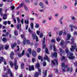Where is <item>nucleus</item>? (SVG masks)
<instances>
[{
	"label": "nucleus",
	"instance_id": "f257e3e1",
	"mask_svg": "<svg viewBox=\"0 0 77 77\" xmlns=\"http://www.w3.org/2000/svg\"><path fill=\"white\" fill-rule=\"evenodd\" d=\"M66 52L67 54V57L69 58V59H73L75 57L72 56H73V54H71V53L69 52L68 48H66Z\"/></svg>",
	"mask_w": 77,
	"mask_h": 77
},
{
	"label": "nucleus",
	"instance_id": "f03ea898",
	"mask_svg": "<svg viewBox=\"0 0 77 77\" xmlns=\"http://www.w3.org/2000/svg\"><path fill=\"white\" fill-rule=\"evenodd\" d=\"M61 66L62 67V71L63 72H66V71H69L70 69L69 67L65 66L64 63H62L61 64Z\"/></svg>",
	"mask_w": 77,
	"mask_h": 77
},
{
	"label": "nucleus",
	"instance_id": "7ed1b4c3",
	"mask_svg": "<svg viewBox=\"0 0 77 77\" xmlns=\"http://www.w3.org/2000/svg\"><path fill=\"white\" fill-rule=\"evenodd\" d=\"M74 39L72 38V43H71V44L72 45V48H70V51H74V50L76 48V45L75 43L74 42Z\"/></svg>",
	"mask_w": 77,
	"mask_h": 77
},
{
	"label": "nucleus",
	"instance_id": "20e7f679",
	"mask_svg": "<svg viewBox=\"0 0 77 77\" xmlns=\"http://www.w3.org/2000/svg\"><path fill=\"white\" fill-rule=\"evenodd\" d=\"M16 19H17L18 24H19L17 25V29H18V30H19V29H20V30H21V23H20V22H21L20 19L18 17L16 18Z\"/></svg>",
	"mask_w": 77,
	"mask_h": 77
},
{
	"label": "nucleus",
	"instance_id": "39448f33",
	"mask_svg": "<svg viewBox=\"0 0 77 77\" xmlns=\"http://www.w3.org/2000/svg\"><path fill=\"white\" fill-rule=\"evenodd\" d=\"M39 5L40 6L41 8H42V9H42L39 10L40 12H42V11H44V10L46 9V7L44 6V3H43V2H40L39 3Z\"/></svg>",
	"mask_w": 77,
	"mask_h": 77
},
{
	"label": "nucleus",
	"instance_id": "423d86ee",
	"mask_svg": "<svg viewBox=\"0 0 77 77\" xmlns=\"http://www.w3.org/2000/svg\"><path fill=\"white\" fill-rule=\"evenodd\" d=\"M71 37V34H67V38L66 40V42L67 44H68V43H69L70 42L69 41V39H70V38Z\"/></svg>",
	"mask_w": 77,
	"mask_h": 77
},
{
	"label": "nucleus",
	"instance_id": "0eeeda50",
	"mask_svg": "<svg viewBox=\"0 0 77 77\" xmlns=\"http://www.w3.org/2000/svg\"><path fill=\"white\" fill-rule=\"evenodd\" d=\"M21 37L22 38H23V41L22 42V43L23 45H26V39L25 38V35H21Z\"/></svg>",
	"mask_w": 77,
	"mask_h": 77
},
{
	"label": "nucleus",
	"instance_id": "6e6552de",
	"mask_svg": "<svg viewBox=\"0 0 77 77\" xmlns=\"http://www.w3.org/2000/svg\"><path fill=\"white\" fill-rule=\"evenodd\" d=\"M15 62L14 63V69H18V66L17 65V59H15Z\"/></svg>",
	"mask_w": 77,
	"mask_h": 77
},
{
	"label": "nucleus",
	"instance_id": "1a4fd4ad",
	"mask_svg": "<svg viewBox=\"0 0 77 77\" xmlns=\"http://www.w3.org/2000/svg\"><path fill=\"white\" fill-rule=\"evenodd\" d=\"M51 64L52 65H57L58 64V62H57V60H53L52 61Z\"/></svg>",
	"mask_w": 77,
	"mask_h": 77
},
{
	"label": "nucleus",
	"instance_id": "9d476101",
	"mask_svg": "<svg viewBox=\"0 0 77 77\" xmlns=\"http://www.w3.org/2000/svg\"><path fill=\"white\" fill-rule=\"evenodd\" d=\"M32 36L33 39H36V41L37 42H38V41H39L38 39V36H36V35L35 34H32Z\"/></svg>",
	"mask_w": 77,
	"mask_h": 77
},
{
	"label": "nucleus",
	"instance_id": "9b49d317",
	"mask_svg": "<svg viewBox=\"0 0 77 77\" xmlns=\"http://www.w3.org/2000/svg\"><path fill=\"white\" fill-rule=\"evenodd\" d=\"M43 41H42L43 48H46V44H45V37H44Z\"/></svg>",
	"mask_w": 77,
	"mask_h": 77
},
{
	"label": "nucleus",
	"instance_id": "f8f14e48",
	"mask_svg": "<svg viewBox=\"0 0 77 77\" xmlns=\"http://www.w3.org/2000/svg\"><path fill=\"white\" fill-rule=\"evenodd\" d=\"M2 60H3L5 65H6V64H7L6 62L5 61V59H3V57H0V64L1 63V62H2Z\"/></svg>",
	"mask_w": 77,
	"mask_h": 77
},
{
	"label": "nucleus",
	"instance_id": "ddd939ff",
	"mask_svg": "<svg viewBox=\"0 0 77 77\" xmlns=\"http://www.w3.org/2000/svg\"><path fill=\"white\" fill-rule=\"evenodd\" d=\"M69 26L71 28L70 29V30L72 32V31H73V28H72L73 27L74 28V29H77V27L75 26H74L72 25H69Z\"/></svg>",
	"mask_w": 77,
	"mask_h": 77
},
{
	"label": "nucleus",
	"instance_id": "4468645a",
	"mask_svg": "<svg viewBox=\"0 0 77 77\" xmlns=\"http://www.w3.org/2000/svg\"><path fill=\"white\" fill-rule=\"evenodd\" d=\"M24 52H25V50H23L22 52V54H18L17 55L19 57H20L24 55Z\"/></svg>",
	"mask_w": 77,
	"mask_h": 77
},
{
	"label": "nucleus",
	"instance_id": "2eb2a0df",
	"mask_svg": "<svg viewBox=\"0 0 77 77\" xmlns=\"http://www.w3.org/2000/svg\"><path fill=\"white\" fill-rule=\"evenodd\" d=\"M8 72L10 73L11 77H14V74L13 73H12V72H11V70H10V69H8Z\"/></svg>",
	"mask_w": 77,
	"mask_h": 77
},
{
	"label": "nucleus",
	"instance_id": "dca6fc26",
	"mask_svg": "<svg viewBox=\"0 0 77 77\" xmlns=\"http://www.w3.org/2000/svg\"><path fill=\"white\" fill-rule=\"evenodd\" d=\"M44 59L45 60H47L48 62H50V59H49L48 56H47V55H45V56L44 57Z\"/></svg>",
	"mask_w": 77,
	"mask_h": 77
},
{
	"label": "nucleus",
	"instance_id": "f3484780",
	"mask_svg": "<svg viewBox=\"0 0 77 77\" xmlns=\"http://www.w3.org/2000/svg\"><path fill=\"white\" fill-rule=\"evenodd\" d=\"M58 53H61L60 55L62 56V55L63 54V51L61 48H60L58 51Z\"/></svg>",
	"mask_w": 77,
	"mask_h": 77
},
{
	"label": "nucleus",
	"instance_id": "a211bd4d",
	"mask_svg": "<svg viewBox=\"0 0 77 77\" xmlns=\"http://www.w3.org/2000/svg\"><path fill=\"white\" fill-rule=\"evenodd\" d=\"M29 70L30 71H31L32 70L33 71V70H34V67L33 66H29Z\"/></svg>",
	"mask_w": 77,
	"mask_h": 77
},
{
	"label": "nucleus",
	"instance_id": "6ab92c4d",
	"mask_svg": "<svg viewBox=\"0 0 77 77\" xmlns=\"http://www.w3.org/2000/svg\"><path fill=\"white\" fill-rule=\"evenodd\" d=\"M11 48H12V49H14V47H15V46H16V45H17V44H16L15 43H14V44H11Z\"/></svg>",
	"mask_w": 77,
	"mask_h": 77
},
{
	"label": "nucleus",
	"instance_id": "aec40b11",
	"mask_svg": "<svg viewBox=\"0 0 77 77\" xmlns=\"http://www.w3.org/2000/svg\"><path fill=\"white\" fill-rule=\"evenodd\" d=\"M24 23L26 24H29V19H27V20H25L24 21Z\"/></svg>",
	"mask_w": 77,
	"mask_h": 77
},
{
	"label": "nucleus",
	"instance_id": "412c9836",
	"mask_svg": "<svg viewBox=\"0 0 77 77\" xmlns=\"http://www.w3.org/2000/svg\"><path fill=\"white\" fill-rule=\"evenodd\" d=\"M64 44H65V42L64 41L62 40L61 41V42L60 44V45L61 46H62Z\"/></svg>",
	"mask_w": 77,
	"mask_h": 77
},
{
	"label": "nucleus",
	"instance_id": "4be33fe9",
	"mask_svg": "<svg viewBox=\"0 0 77 77\" xmlns=\"http://www.w3.org/2000/svg\"><path fill=\"white\" fill-rule=\"evenodd\" d=\"M9 63L11 67H13L14 66V64L13 63L12 61H10Z\"/></svg>",
	"mask_w": 77,
	"mask_h": 77
},
{
	"label": "nucleus",
	"instance_id": "5701e85b",
	"mask_svg": "<svg viewBox=\"0 0 77 77\" xmlns=\"http://www.w3.org/2000/svg\"><path fill=\"white\" fill-rule=\"evenodd\" d=\"M32 55L34 57H35V56H36V51H32Z\"/></svg>",
	"mask_w": 77,
	"mask_h": 77
},
{
	"label": "nucleus",
	"instance_id": "b1692460",
	"mask_svg": "<svg viewBox=\"0 0 77 77\" xmlns=\"http://www.w3.org/2000/svg\"><path fill=\"white\" fill-rule=\"evenodd\" d=\"M57 56V54L56 52H55L54 53V54H52V57L54 56L55 57H56Z\"/></svg>",
	"mask_w": 77,
	"mask_h": 77
},
{
	"label": "nucleus",
	"instance_id": "393cba45",
	"mask_svg": "<svg viewBox=\"0 0 77 77\" xmlns=\"http://www.w3.org/2000/svg\"><path fill=\"white\" fill-rule=\"evenodd\" d=\"M33 23H30V26H31V29L33 30V26H34Z\"/></svg>",
	"mask_w": 77,
	"mask_h": 77
},
{
	"label": "nucleus",
	"instance_id": "a878e982",
	"mask_svg": "<svg viewBox=\"0 0 77 77\" xmlns=\"http://www.w3.org/2000/svg\"><path fill=\"white\" fill-rule=\"evenodd\" d=\"M35 28H37V29L39 27V25L38 23H36L35 25Z\"/></svg>",
	"mask_w": 77,
	"mask_h": 77
},
{
	"label": "nucleus",
	"instance_id": "bb28decb",
	"mask_svg": "<svg viewBox=\"0 0 77 77\" xmlns=\"http://www.w3.org/2000/svg\"><path fill=\"white\" fill-rule=\"evenodd\" d=\"M24 8L25 11H29V9L28 8H27V7L26 6L24 5Z\"/></svg>",
	"mask_w": 77,
	"mask_h": 77
},
{
	"label": "nucleus",
	"instance_id": "cd10ccee",
	"mask_svg": "<svg viewBox=\"0 0 77 77\" xmlns=\"http://www.w3.org/2000/svg\"><path fill=\"white\" fill-rule=\"evenodd\" d=\"M38 58L39 59V60H41V59L42 62V61H43V60L42 59V57L41 56L38 55Z\"/></svg>",
	"mask_w": 77,
	"mask_h": 77
},
{
	"label": "nucleus",
	"instance_id": "c85d7f7f",
	"mask_svg": "<svg viewBox=\"0 0 77 77\" xmlns=\"http://www.w3.org/2000/svg\"><path fill=\"white\" fill-rule=\"evenodd\" d=\"M43 33L42 32H40V36L39 37L40 38H42V37H43Z\"/></svg>",
	"mask_w": 77,
	"mask_h": 77
},
{
	"label": "nucleus",
	"instance_id": "c756f323",
	"mask_svg": "<svg viewBox=\"0 0 77 77\" xmlns=\"http://www.w3.org/2000/svg\"><path fill=\"white\" fill-rule=\"evenodd\" d=\"M9 45H7L5 46V50H8V49L9 48Z\"/></svg>",
	"mask_w": 77,
	"mask_h": 77
},
{
	"label": "nucleus",
	"instance_id": "7c9ffc66",
	"mask_svg": "<svg viewBox=\"0 0 77 77\" xmlns=\"http://www.w3.org/2000/svg\"><path fill=\"white\" fill-rule=\"evenodd\" d=\"M14 34L16 36H17V35H18V31L16 30H14Z\"/></svg>",
	"mask_w": 77,
	"mask_h": 77
},
{
	"label": "nucleus",
	"instance_id": "2f4dec72",
	"mask_svg": "<svg viewBox=\"0 0 77 77\" xmlns=\"http://www.w3.org/2000/svg\"><path fill=\"white\" fill-rule=\"evenodd\" d=\"M63 8L64 9H66L68 8V7L66 5H64L63 6Z\"/></svg>",
	"mask_w": 77,
	"mask_h": 77
},
{
	"label": "nucleus",
	"instance_id": "473e14b6",
	"mask_svg": "<svg viewBox=\"0 0 77 77\" xmlns=\"http://www.w3.org/2000/svg\"><path fill=\"white\" fill-rule=\"evenodd\" d=\"M4 47L3 45H0V50H3Z\"/></svg>",
	"mask_w": 77,
	"mask_h": 77
},
{
	"label": "nucleus",
	"instance_id": "72a5a7b5",
	"mask_svg": "<svg viewBox=\"0 0 77 77\" xmlns=\"http://www.w3.org/2000/svg\"><path fill=\"white\" fill-rule=\"evenodd\" d=\"M2 41L3 42H6L7 41V39L6 38H2Z\"/></svg>",
	"mask_w": 77,
	"mask_h": 77
},
{
	"label": "nucleus",
	"instance_id": "f704fd0d",
	"mask_svg": "<svg viewBox=\"0 0 77 77\" xmlns=\"http://www.w3.org/2000/svg\"><path fill=\"white\" fill-rule=\"evenodd\" d=\"M28 51L29 52L30 54H31V53H32V50L31 49H29L28 50Z\"/></svg>",
	"mask_w": 77,
	"mask_h": 77
},
{
	"label": "nucleus",
	"instance_id": "c9c22d12",
	"mask_svg": "<svg viewBox=\"0 0 77 77\" xmlns=\"http://www.w3.org/2000/svg\"><path fill=\"white\" fill-rule=\"evenodd\" d=\"M28 32L29 33H32L33 32V31L30 30V29L29 28L28 29Z\"/></svg>",
	"mask_w": 77,
	"mask_h": 77
},
{
	"label": "nucleus",
	"instance_id": "e433bc0d",
	"mask_svg": "<svg viewBox=\"0 0 77 77\" xmlns=\"http://www.w3.org/2000/svg\"><path fill=\"white\" fill-rule=\"evenodd\" d=\"M56 40L57 42H59L60 41V38L59 37H57L56 38Z\"/></svg>",
	"mask_w": 77,
	"mask_h": 77
},
{
	"label": "nucleus",
	"instance_id": "4c0bfd02",
	"mask_svg": "<svg viewBox=\"0 0 77 77\" xmlns=\"http://www.w3.org/2000/svg\"><path fill=\"white\" fill-rule=\"evenodd\" d=\"M45 52L47 54H49V52L48 51V49H47V48H46Z\"/></svg>",
	"mask_w": 77,
	"mask_h": 77
},
{
	"label": "nucleus",
	"instance_id": "58836bf2",
	"mask_svg": "<svg viewBox=\"0 0 77 77\" xmlns=\"http://www.w3.org/2000/svg\"><path fill=\"white\" fill-rule=\"evenodd\" d=\"M40 66V65H39V63H38L36 64V65L35 66V68H37L38 67H39Z\"/></svg>",
	"mask_w": 77,
	"mask_h": 77
},
{
	"label": "nucleus",
	"instance_id": "ea45409f",
	"mask_svg": "<svg viewBox=\"0 0 77 77\" xmlns=\"http://www.w3.org/2000/svg\"><path fill=\"white\" fill-rule=\"evenodd\" d=\"M51 41L53 43H55L56 42V40L54 39H52L51 40Z\"/></svg>",
	"mask_w": 77,
	"mask_h": 77
},
{
	"label": "nucleus",
	"instance_id": "a19ab883",
	"mask_svg": "<svg viewBox=\"0 0 77 77\" xmlns=\"http://www.w3.org/2000/svg\"><path fill=\"white\" fill-rule=\"evenodd\" d=\"M24 66V63H22L21 64V67L22 69H23V66Z\"/></svg>",
	"mask_w": 77,
	"mask_h": 77
},
{
	"label": "nucleus",
	"instance_id": "79ce46f5",
	"mask_svg": "<svg viewBox=\"0 0 77 77\" xmlns=\"http://www.w3.org/2000/svg\"><path fill=\"white\" fill-rule=\"evenodd\" d=\"M38 74H40L41 72V70L40 69H38Z\"/></svg>",
	"mask_w": 77,
	"mask_h": 77
},
{
	"label": "nucleus",
	"instance_id": "37998d69",
	"mask_svg": "<svg viewBox=\"0 0 77 77\" xmlns=\"http://www.w3.org/2000/svg\"><path fill=\"white\" fill-rule=\"evenodd\" d=\"M45 3L47 5H48V2L46 0H45Z\"/></svg>",
	"mask_w": 77,
	"mask_h": 77
},
{
	"label": "nucleus",
	"instance_id": "c03bdc74",
	"mask_svg": "<svg viewBox=\"0 0 77 77\" xmlns=\"http://www.w3.org/2000/svg\"><path fill=\"white\" fill-rule=\"evenodd\" d=\"M26 44H27L29 45L30 44V41L29 40H26Z\"/></svg>",
	"mask_w": 77,
	"mask_h": 77
},
{
	"label": "nucleus",
	"instance_id": "a18cd8bd",
	"mask_svg": "<svg viewBox=\"0 0 77 77\" xmlns=\"http://www.w3.org/2000/svg\"><path fill=\"white\" fill-rule=\"evenodd\" d=\"M52 47H53L52 45H51L49 46V49H50V50H52Z\"/></svg>",
	"mask_w": 77,
	"mask_h": 77
},
{
	"label": "nucleus",
	"instance_id": "49530a36",
	"mask_svg": "<svg viewBox=\"0 0 77 77\" xmlns=\"http://www.w3.org/2000/svg\"><path fill=\"white\" fill-rule=\"evenodd\" d=\"M35 77H38V72H36L35 75Z\"/></svg>",
	"mask_w": 77,
	"mask_h": 77
},
{
	"label": "nucleus",
	"instance_id": "de8ad7c7",
	"mask_svg": "<svg viewBox=\"0 0 77 77\" xmlns=\"http://www.w3.org/2000/svg\"><path fill=\"white\" fill-rule=\"evenodd\" d=\"M63 33V32L62 31H60L59 33V35H62V33Z\"/></svg>",
	"mask_w": 77,
	"mask_h": 77
},
{
	"label": "nucleus",
	"instance_id": "09e8293b",
	"mask_svg": "<svg viewBox=\"0 0 77 77\" xmlns=\"http://www.w3.org/2000/svg\"><path fill=\"white\" fill-rule=\"evenodd\" d=\"M21 22L22 24H24V20H23V19H22L21 20Z\"/></svg>",
	"mask_w": 77,
	"mask_h": 77
},
{
	"label": "nucleus",
	"instance_id": "8fccbe9b",
	"mask_svg": "<svg viewBox=\"0 0 77 77\" xmlns=\"http://www.w3.org/2000/svg\"><path fill=\"white\" fill-rule=\"evenodd\" d=\"M40 33V31H39L37 30L36 31V33L38 35V36L39 35V33Z\"/></svg>",
	"mask_w": 77,
	"mask_h": 77
},
{
	"label": "nucleus",
	"instance_id": "3c124183",
	"mask_svg": "<svg viewBox=\"0 0 77 77\" xmlns=\"http://www.w3.org/2000/svg\"><path fill=\"white\" fill-rule=\"evenodd\" d=\"M32 62H35L36 61V59H35L34 58H33L32 59Z\"/></svg>",
	"mask_w": 77,
	"mask_h": 77
},
{
	"label": "nucleus",
	"instance_id": "603ef678",
	"mask_svg": "<svg viewBox=\"0 0 77 77\" xmlns=\"http://www.w3.org/2000/svg\"><path fill=\"white\" fill-rule=\"evenodd\" d=\"M43 65L44 66H46V62H43Z\"/></svg>",
	"mask_w": 77,
	"mask_h": 77
},
{
	"label": "nucleus",
	"instance_id": "864d4df0",
	"mask_svg": "<svg viewBox=\"0 0 77 77\" xmlns=\"http://www.w3.org/2000/svg\"><path fill=\"white\" fill-rule=\"evenodd\" d=\"M14 55V54L13 52H12L11 53L10 56H13Z\"/></svg>",
	"mask_w": 77,
	"mask_h": 77
},
{
	"label": "nucleus",
	"instance_id": "5fc2aeb1",
	"mask_svg": "<svg viewBox=\"0 0 77 77\" xmlns=\"http://www.w3.org/2000/svg\"><path fill=\"white\" fill-rule=\"evenodd\" d=\"M72 20H75L76 19L74 17V16H72Z\"/></svg>",
	"mask_w": 77,
	"mask_h": 77
},
{
	"label": "nucleus",
	"instance_id": "6e6d98bb",
	"mask_svg": "<svg viewBox=\"0 0 77 77\" xmlns=\"http://www.w3.org/2000/svg\"><path fill=\"white\" fill-rule=\"evenodd\" d=\"M42 23L43 24H45V23H46V20H43L42 21Z\"/></svg>",
	"mask_w": 77,
	"mask_h": 77
},
{
	"label": "nucleus",
	"instance_id": "4d7b16f0",
	"mask_svg": "<svg viewBox=\"0 0 77 77\" xmlns=\"http://www.w3.org/2000/svg\"><path fill=\"white\" fill-rule=\"evenodd\" d=\"M65 59V57L63 56L61 58V60H64Z\"/></svg>",
	"mask_w": 77,
	"mask_h": 77
},
{
	"label": "nucleus",
	"instance_id": "13d9d810",
	"mask_svg": "<svg viewBox=\"0 0 77 77\" xmlns=\"http://www.w3.org/2000/svg\"><path fill=\"white\" fill-rule=\"evenodd\" d=\"M41 51V49L39 48H38L37 49V52L38 53H39Z\"/></svg>",
	"mask_w": 77,
	"mask_h": 77
},
{
	"label": "nucleus",
	"instance_id": "bf43d9fd",
	"mask_svg": "<svg viewBox=\"0 0 77 77\" xmlns=\"http://www.w3.org/2000/svg\"><path fill=\"white\" fill-rule=\"evenodd\" d=\"M54 16H55V17H58L59 16L58 14H54Z\"/></svg>",
	"mask_w": 77,
	"mask_h": 77
},
{
	"label": "nucleus",
	"instance_id": "052dcab7",
	"mask_svg": "<svg viewBox=\"0 0 77 77\" xmlns=\"http://www.w3.org/2000/svg\"><path fill=\"white\" fill-rule=\"evenodd\" d=\"M53 48H54V51H56V48L55 47V46H53Z\"/></svg>",
	"mask_w": 77,
	"mask_h": 77
},
{
	"label": "nucleus",
	"instance_id": "680f3d73",
	"mask_svg": "<svg viewBox=\"0 0 77 77\" xmlns=\"http://www.w3.org/2000/svg\"><path fill=\"white\" fill-rule=\"evenodd\" d=\"M13 21H14V23H16L17 22V21L16 20V19H15V18H14L13 19Z\"/></svg>",
	"mask_w": 77,
	"mask_h": 77
},
{
	"label": "nucleus",
	"instance_id": "e2e57ef3",
	"mask_svg": "<svg viewBox=\"0 0 77 77\" xmlns=\"http://www.w3.org/2000/svg\"><path fill=\"white\" fill-rule=\"evenodd\" d=\"M7 22L6 21H5L3 22V24H5V25H6V24L7 23Z\"/></svg>",
	"mask_w": 77,
	"mask_h": 77
},
{
	"label": "nucleus",
	"instance_id": "0e129e2a",
	"mask_svg": "<svg viewBox=\"0 0 77 77\" xmlns=\"http://www.w3.org/2000/svg\"><path fill=\"white\" fill-rule=\"evenodd\" d=\"M59 21H60V24L61 25L63 24V22H62V20H60Z\"/></svg>",
	"mask_w": 77,
	"mask_h": 77
},
{
	"label": "nucleus",
	"instance_id": "69168bd1",
	"mask_svg": "<svg viewBox=\"0 0 77 77\" xmlns=\"http://www.w3.org/2000/svg\"><path fill=\"white\" fill-rule=\"evenodd\" d=\"M28 27H29V25H27L26 26V29L27 30L28 29Z\"/></svg>",
	"mask_w": 77,
	"mask_h": 77
},
{
	"label": "nucleus",
	"instance_id": "338daca9",
	"mask_svg": "<svg viewBox=\"0 0 77 77\" xmlns=\"http://www.w3.org/2000/svg\"><path fill=\"white\" fill-rule=\"evenodd\" d=\"M3 20H4L7 19V17H3Z\"/></svg>",
	"mask_w": 77,
	"mask_h": 77
},
{
	"label": "nucleus",
	"instance_id": "774afa93",
	"mask_svg": "<svg viewBox=\"0 0 77 77\" xmlns=\"http://www.w3.org/2000/svg\"><path fill=\"white\" fill-rule=\"evenodd\" d=\"M66 34V31H65L63 33V35H65Z\"/></svg>",
	"mask_w": 77,
	"mask_h": 77
}]
</instances>
